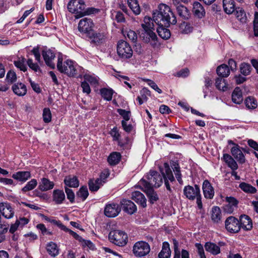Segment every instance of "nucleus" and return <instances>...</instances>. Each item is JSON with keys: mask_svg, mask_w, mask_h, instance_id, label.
<instances>
[{"mask_svg": "<svg viewBox=\"0 0 258 258\" xmlns=\"http://www.w3.org/2000/svg\"><path fill=\"white\" fill-rule=\"evenodd\" d=\"M132 198L137 203L140 204L143 207L147 206L146 199L145 196L139 191H136L133 192Z\"/></svg>", "mask_w": 258, "mask_h": 258, "instance_id": "nucleus-24", "label": "nucleus"}, {"mask_svg": "<svg viewBox=\"0 0 258 258\" xmlns=\"http://www.w3.org/2000/svg\"><path fill=\"white\" fill-rule=\"evenodd\" d=\"M89 189L91 191H97L101 185H102L101 183V179H96L95 180L91 179L89 180L88 182Z\"/></svg>", "mask_w": 258, "mask_h": 258, "instance_id": "nucleus-40", "label": "nucleus"}, {"mask_svg": "<svg viewBox=\"0 0 258 258\" xmlns=\"http://www.w3.org/2000/svg\"><path fill=\"white\" fill-rule=\"evenodd\" d=\"M164 26H158L157 32L159 36L164 40L168 39L171 36L170 31Z\"/></svg>", "mask_w": 258, "mask_h": 258, "instance_id": "nucleus-31", "label": "nucleus"}, {"mask_svg": "<svg viewBox=\"0 0 258 258\" xmlns=\"http://www.w3.org/2000/svg\"><path fill=\"white\" fill-rule=\"evenodd\" d=\"M52 197L53 201L57 204H61L65 200V195L62 190H54Z\"/></svg>", "mask_w": 258, "mask_h": 258, "instance_id": "nucleus-33", "label": "nucleus"}, {"mask_svg": "<svg viewBox=\"0 0 258 258\" xmlns=\"http://www.w3.org/2000/svg\"><path fill=\"white\" fill-rule=\"evenodd\" d=\"M117 112L123 117V120L128 121L130 119L131 112L123 109H117Z\"/></svg>", "mask_w": 258, "mask_h": 258, "instance_id": "nucleus-56", "label": "nucleus"}, {"mask_svg": "<svg viewBox=\"0 0 258 258\" xmlns=\"http://www.w3.org/2000/svg\"><path fill=\"white\" fill-rule=\"evenodd\" d=\"M171 254V251L168 243L164 242L163 243L162 249L158 254L159 258H169Z\"/></svg>", "mask_w": 258, "mask_h": 258, "instance_id": "nucleus-38", "label": "nucleus"}, {"mask_svg": "<svg viewBox=\"0 0 258 258\" xmlns=\"http://www.w3.org/2000/svg\"><path fill=\"white\" fill-rule=\"evenodd\" d=\"M253 30L254 35L258 36V12L254 14V19L253 21Z\"/></svg>", "mask_w": 258, "mask_h": 258, "instance_id": "nucleus-62", "label": "nucleus"}, {"mask_svg": "<svg viewBox=\"0 0 258 258\" xmlns=\"http://www.w3.org/2000/svg\"><path fill=\"white\" fill-rule=\"evenodd\" d=\"M236 17L237 19L242 23H245L246 21L247 17L243 10L238 8L236 10Z\"/></svg>", "mask_w": 258, "mask_h": 258, "instance_id": "nucleus-52", "label": "nucleus"}, {"mask_svg": "<svg viewBox=\"0 0 258 258\" xmlns=\"http://www.w3.org/2000/svg\"><path fill=\"white\" fill-rule=\"evenodd\" d=\"M240 229L243 228L246 230H250L252 227V222L250 218L246 215H241L239 219Z\"/></svg>", "mask_w": 258, "mask_h": 258, "instance_id": "nucleus-21", "label": "nucleus"}, {"mask_svg": "<svg viewBox=\"0 0 258 258\" xmlns=\"http://www.w3.org/2000/svg\"><path fill=\"white\" fill-rule=\"evenodd\" d=\"M94 23L91 19L85 18L81 20L78 24V29L80 32L85 33L91 31Z\"/></svg>", "mask_w": 258, "mask_h": 258, "instance_id": "nucleus-15", "label": "nucleus"}, {"mask_svg": "<svg viewBox=\"0 0 258 258\" xmlns=\"http://www.w3.org/2000/svg\"><path fill=\"white\" fill-rule=\"evenodd\" d=\"M54 184L46 178H42L39 183V188L41 191H47L52 189Z\"/></svg>", "mask_w": 258, "mask_h": 258, "instance_id": "nucleus-26", "label": "nucleus"}, {"mask_svg": "<svg viewBox=\"0 0 258 258\" xmlns=\"http://www.w3.org/2000/svg\"><path fill=\"white\" fill-rule=\"evenodd\" d=\"M12 177L21 182H25L31 177V173L29 171H18L13 174Z\"/></svg>", "mask_w": 258, "mask_h": 258, "instance_id": "nucleus-25", "label": "nucleus"}, {"mask_svg": "<svg viewBox=\"0 0 258 258\" xmlns=\"http://www.w3.org/2000/svg\"><path fill=\"white\" fill-rule=\"evenodd\" d=\"M144 81L148 83V84L154 90L157 91L159 94L162 93V90L158 87L157 84L153 81L149 79H144Z\"/></svg>", "mask_w": 258, "mask_h": 258, "instance_id": "nucleus-58", "label": "nucleus"}, {"mask_svg": "<svg viewBox=\"0 0 258 258\" xmlns=\"http://www.w3.org/2000/svg\"><path fill=\"white\" fill-rule=\"evenodd\" d=\"M192 12L195 16L199 18L204 17L206 13L203 6L198 2L194 3Z\"/></svg>", "mask_w": 258, "mask_h": 258, "instance_id": "nucleus-23", "label": "nucleus"}, {"mask_svg": "<svg viewBox=\"0 0 258 258\" xmlns=\"http://www.w3.org/2000/svg\"><path fill=\"white\" fill-rule=\"evenodd\" d=\"M239 187L244 192L250 194H254L256 192V189L246 182H241Z\"/></svg>", "mask_w": 258, "mask_h": 258, "instance_id": "nucleus-46", "label": "nucleus"}, {"mask_svg": "<svg viewBox=\"0 0 258 258\" xmlns=\"http://www.w3.org/2000/svg\"><path fill=\"white\" fill-rule=\"evenodd\" d=\"M133 251L136 256L143 257L149 253L150 246L147 242L138 241L134 244Z\"/></svg>", "mask_w": 258, "mask_h": 258, "instance_id": "nucleus-8", "label": "nucleus"}, {"mask_svg": "<svg viewBox=\"0 0 258 258\" xmlns=\"http://www.w3.org/2000/svg\"><path fill=\"white\" fill-rule=\"evenodd\" d=\"M173 4L176 6L178 16L183 20H188L190 17V13L187 8L182 5H178V0H173Z\"/></svg>", "mask_w": 258, "mask_h": 258, "instance_id": "nucleus-11", "label": "nucleus"}, {"mask_svg": "<svg viewBox=\"0 0 258 258\" xmlns=\"http://www.w3.org/2000/svg\"><path fill=\"white\" fill-rule=\"evenodd\" d=\"M222 218V213L219 207L215 206L212 208L211 219L214 223H219Z\"/></svg>", "mask_w": 258, "mask_h": 258, "instance_id": "nucleus-32", "label": "nucleus"}, {"mask_svg": "<svg viewBox=\"0 0 258 258\" xmlns=\"http://www.w3.org/2000/svg\"><path fill=\"white\" fill-rule=\"evenodd\" d=\"M202 187L205 198L208 199H213L214 196V188L208 180L204 181Z\"/></svg>", "mask_w": 258, "mask_h": 258, "instance_id": "nucleus-19", "label": "nucleus"}, {"mask_svg": "<svg viewBox=\"0 0 258 258\" xmlns=\"http://www.w3.org/2000/svg\"><path fill=\"white\" fill-rule=\"evenodd\" d=\"M164 170L161 168H160V170L162 173V178H163L164 179V183L167 189L171 192L172 190L171 189L169 181L171 182H173L175 181V179L169 165L167 163H165L164 164Z\"/></svg>", "mask_w": 258, "mask_h": 258, "instance_id": "nucleus-9", "label": "nucleus"}, {"mask_svg": "<svg viewBox=\"0 0 258 258\" xmlns=\"http://www.w3.org/2000/svg\"><path fill=\"white\" fill-rule=\"evenodd\" d=\"M100 93L102 97L107 101H110L112 99L113 95V90L106 88H103L100 90Z\"/></svg>", "mask_w": 258, "mask_h": 258, "instance_id": "nucleus-47", "label": "nucleus"}, {"mask_svg": "<svg viewBox=\"0 0 258 258\" xmlns=\"http://www.w3.org/2000/svg\"><path fill=\"white\" fill-rule=\"evenodd\" d=\"M231 153L234 158L240 164H243L245 162V158L242 151L240 149L238 145L232 147L231 149Z\"/></svg>", "mask_w": 258, "mask_h": 258, "instance_id": "nucleus-18", "label": "nucleus"}, {"mask_svg": "<svg viewBox=\"0 0 258 258\" xmlns=\"http://www.w3.org/2000/svg\"><path fill=\"white\" fill-rule=\"evenodd\" d=\"M223 9L225 12L231 14L236 9L234 0H223Z\"/></svg>", "mask_w": 258, "mask_h": 258, "instance_id": "nucleus-28", "label": "nucleus"}, {"mask_svg": "<svg viewBox=\"0 0 258 258\" xmlns=\"http://www.w3.org/2000/svg\"><path fill=\"white\" fill-rule=\"evenodd\" d=\"M121 209L118 204H108L104 209V214L108 217H115L120 213Z\"/></svg>", "mask_w": 258, "mask_h": 258, "instance_id": "nucleus-13", "label": "nucleus"}, {"mask_svg": "<svg viewBox=\"0 0 258 258\" xmlns=\"http://www.w3.org/2000/svg\"><path fill=\"white\" fill-rule=\"evenodd\" d=\"M153 18L146 16L144 19V23L141 24L143 30H155Z\"/></svg>", "mask_w": 258, "mask_h": 258, "instance_id": "nucleus-34", "label": "nucleus"}, {"mask_svg": "<svg viewBox=\"0 0 258 258\" xmlns=\"http://www.w3.org/2000/svg\"><path fill=\"white\" fill-rule=\"evenodd\" d=\"M26 59L24 57H19L17 60L14 61L15 66L21 71L26 72L27 67L25 65Z\"/></svg>", "mask_w": 258, "mask_h": 258, "instance_id": "nucleus-48", "label": "nucleus"}, {"mask_svg": "<svg viewBox=\"0 0 258 258\" xmlns=\"http://www.w3.org/2000/svg\"><path fill=\"white\" fill-rule=\"evenodd\" d=\"M64 189L67 194V198L69 200L70 202L72 203L74 202L75 194L73 190L67 186L64 187Z\"/></svg>", "mask_w": 258, "mask_h": 258, "instance_id": "nucleus-57", "label": "nucleus"}, {"mask_svg": "<svg viewBox=\"0 0 258 258\" xmlns=\"http://www.w3.org/2000/svg\"><path fill=\"white\" fill-rule=\"evenodd\" d=\"M12 90L14 93L18 96H24L27 92L26 86L21 83L14 84L12 86Z\"/></svg>", "mask_w": 258, "mask_h": 258, "instance_id": "nucleus-29", "label": "nucleus"}, {"mask_svg": "<svg viewBox=\"0 0 258 258\" xmlns=\"http://www.w3.org/2000/svg\"><path fill=\"white\" fill-rule=\"evenodd\" d=\"M225 225L226 229L231 233H237L240 230L239 221L234 217H228Z\"/></svg>", "mask_w": 258, "mask_h": 258, "instance_id": "nucleus-10", "label": "nucleus"}, {"mask_svg": "<svg viewBox=\"0 0 258 258\" xmlns=\"http://www.w3.org/2000/svg\"><path fill=\"white\" fill-rule=\"evenodd\" d=\"M147 180L142 179L141 183L144 186L155 187L158 188L163 183L162 176L158 172L154 170H150L147 175Z\"/></svg>", "mask_w": 258, "mask_h": 258, "instance_id": "nucleus-3", "label": "nucleus"}, {"mask_svg": "<svg viewBox=\"0 0 258 258\" xmlns=\"http://www.w3.org/2000/svg\"><path fill=\"white\" fill-rule=\"evenodd\" d=\"M37 182L35 179H32L22 189V191L25 192L33 189L37 185Z\"/></svg>", "mask_w": 258, "mask_h": 258, "instance_id": "nucleus-50", "label": "nucleus"}, {"mask_svg": "<svg viewBox=\"0 0 258 258\" xmlns=\"http://www.w3.org/2000/svg\"><path fill=\"white\" fill-rule=\"evenodd\" d=\"M144 192L149 199V201L153 204L159 200V196L157 192L153 189V187L149 186H144Z\"/></svg>", "mask_w": 258, "mask_h": 258, "instance_id": "nucleus-22", "label": "nucleus"}, {"mask_svg": "<svg viewBox=\"0 0 258 258\" xmlns=\"http://www.w3.org/2000/svg\"><path fill=\"white\" fill-rule=\"evenodd\" d=\"M83 247H87L90 249L94 250L95 249V246L93 243L90 240H85L82 238V240H81Z\"/></svg>", "mask_w": 258, "mask_h": 258, "instance_id": "nucleus-61", "label": "nucleus"}, {"mask_svg": "<svg viewBox=\"0 0 258 258\" xmlns=\"http://www.w3.org/2000/svg\"><path fill=\"white\" fill-rule=\"evenodd\" d=\"M89 195L88 188L86 186H82L77 192V196L81 198L82 201H85Z\"/></svg>", "mask_w": 258, "mask_h": 258, "instance_id": "nucleus-49", "label": "nucleus"}, {"mask_svg": "<svg viewBox=\"0 0 258 258\" xmlns=\"http://www.w3.org/2000/svg\"><path fill=\"white\" fill-rule=\"evenodd\" d=\"M217 75L222 78H226L230 74V69L228 66L223 64L219 66L216 70Z\"/></svg>", "mask_w": 258, "mask_h": 258, "instance_id": "nucleus-36", "label": "nucleus"}, {"mask_svg": "<svg viewBox=\"0 0 258 258\" xmlns=\"http://www.w3.org/2000/svg\"><path fill=\"white\" fill-rule=\"evenodd\" d=\"M232 101L236 104H240L243 101L242 92L239 87H236L232 94Z\"/></svg>", "mask_w": 258, "mask_h": 258, "instance_id": "nucleus-35", "label": "nucleus"}, {"mask_svg": "<svg viewBox=\"0 0 258 258\" xmlns=\"http://www.w3.org/2000/svg\"><path fill=\"white\" fill-rule=\"evenodd\" d=\"M89 37L91 40V42L96 45L104 43L105 40V36L103 33L93 31L89 32Z\"/></svg>", "mask_w": 258, "mask_h": 258, "instance_id": "nucleus-16", "label": "nucleus"}, {"mask_svg": "<svg viewBox=\"0 0 258 258\" xmlns=\"http://www.w3.org/2000/svg\"><path fill=\"white\" fill-rule=\"evenodd\" d=\"M153 19L158 26L166 27L175 25L177 22L176 18L170 7L163 4L159 5L158 10L153 12Z\"/></svg>", "mask_w": 258, "mask_h": 258, "instance_id": "nucleus-1", "label": "nucleus"}, {"mask_svg": "<svg viewBox=\"0 0 258 258\" xmlns=\"http://www.w3.org/2000/svg\"><path fill=\"white\" fill-rule=\"evenodd\" d=\"M120 204L123 210L128 214H133L137 210L136 205L131 200L123 199L120 201Z\"/></svg>", "mask_w": 258, "mask_h": 258, "instance_id": "nucleus-17", "label": "nucleus"}, {"mask_svg": "<svg viewBox=\"0 0 258 258\" xmlns=\"http://www.w3.org/2000/svg\"><path fill=\"white\" fill-rule=\"evenodd\" d=\"M108 238L111 242L119 246H124L128 241L127 234L121 230L110 231L108 235Z\"/></svg>", "mask_w": 258, "mask_h": 258, "instance_id": "nucleus-4", "label": "nucleus"}, {"mask_svg": "<svg viewBox=\"0 0 258 258\" xmlns=\"http://www.w3.org/2000/svg\"><path fill=\"white\" fill-rule=\"evenodd\" d=\"M224 161L227 164L228 166L232 170H235L238 169V165L233 158L228 154H224L223 156Z\"/></svg>", "mask_w": 258, "mask_h": 258, "instance_id": "nucleus-27", "label": "nucleus"}, {"mask_svg": "<svg viewBox=\"0 0 258 258\" xmlns=\"http://www.w3.org/2000/svg\"><path fill=\"white\" fill-rule=\"evenodd\" d=\"M85 3L82 0H72L68 4V9L71 13L75 14L76 19L82 18L86 15L94 14L96 9L93 8L85 9Z\"/></svg>", "mask_w": 258, "mask_h": 258, "instance_id": "nucleus-2", "label": "nucleus"}, {"mask_svg": "<svg viewBox=\"0 0 258 258\" xmlns=\"http://www.w3.org/2000/svg\"><path fill=\"white\" fill-rule=\"evenodd\" d=\"M245 104L249 109H254L257 107L256 101L253 97H247L245 100Z\"/></svg>", "mask_w": 258, "mask_h": 258, "instance_id": "nucleus-51", "label": "nucleus"}, {"mask_svg": "<svg viewBox=\"0 0 258 258\" xmlns=\"http://www.w3.org/2000/svg\"><path fill=\"white\" fill-rule=\"evenodd\" d=\"M42 55L46 64L51 69H54L55 64L52 61L55 58V55L53 52L50 49L44 50L42 52Z\"/></svg>", "mask_w": 258, "mask_h": 258, "instance_id": "nucleus-14", "label": "nucleus"}, {"mask_svg": "<svg viewBox=\"0 0 258 258\" xmlns=\"http://www.w3.org/2000/svg\"><path fill=\"white\" fill-rule=\"evenodd\" d=\"M0 212L7 219L11 218L14 216V211L9 203H0Z\"/></svg>", "mask_w": 258, "mask_h": 258, "instance_id": "nucleus-20", "label": "nucleus"}, {"mask_svg": "<svg viewBox=\"0 0 258 258\" xmlns=\"http://www.w3.org/2000/svg\"><path fill=\"white\" fill-rule=\"evenodd\" d=\"M43 121L46 123H48L51 120V113L48 108H45L43 111Z\"/></svg>", "mask_w": 258, "mask_h": 258, "instance_id": "nucleus-55", "label": "nucleus"}, {"mask_svg": "<svg viewBox=\"0 0 258 258\" xmlns=\"http://www.w3.org/2000/svg\"><path fill=\"white\" fill-rule=\"evenodd\" d=\"M171 166L173 170L175 175L178 181L181 183L182 180L181 179V174L180 173V170L179 164L177 161H172L171 163Z\"/></svg>", "mask_w": 258, "mask_h": 258, "instance_id": "nucleus-39", "label": "nucleus"}, {"mask_svg": "<svg viewBox=\"0 0 258 258\" xmlns=\"http://www.w3.org/2000/svg\"><path fill=\"white\" fill-rule=\"evenodd\" d=\"M154 30H142L140 34V38L144 42L150 43L153 47H155L158 42V37Z\"/></svg>", "mask_w": 258, "mask_h": 258, "instance_id": "nucleus-7", "label": "nucleus"}, {"mask_svg": "<svg viewBox=\"0 0 258 258\" xmlns=\"http://www.w3.org/2000/svg\"><path fill=\"white\" fill-rule=\"evenodd\" d=\"M184 195L189 200H194L196 197L200 193L199 186L196 184L193 187L190 185L185 186L183 189Z\"/></svg>", "mask_w": 258, "mask_h": 258, "instance_id": "nucleus-12", "label": "nucleus"}, {"mask_svg": "<svg viewBox=\"0 0 258 258\" xmlns=\"http://www.w3.org/2000/svg\"><path fill=\"white\" fill-rule=\"evenodd\" d=\"M125 120L121 121V125L123 130L126 133H131L134 128L133 126L131 124H128Z\"/></svg>", "mask_w": 258, "mask_h": 258, "instance_id": "nucleus-60", "label": "nucleus"}, {"mask_svg": "<svg viewBox=\"0 0 258 258\" xmlns=\"http://www.w3.org/2000/svg\"><path fill=\"white\" fill-rule=\"evenodd\" d=\"M215 85L216 88L219 90L225 91L227 89V84L226 82V80L220 77L216 79Z\"/></svg>", "mask_w": 258, "mask_h": 258, "instance_id": "nucleus-45", "label": "nucleus"}, {"mask_svg": "<svg viewBox=\"0 0 258 258\" xmlns=\"http://www.w3.org/2000/svg\"><path fill=\"white\" fill-rule=\"evenodd\" d=\"M121 158L120 153L113 152L108 157V162L111 165H115L118 163Z\"/></svg>", "mask_w": 258, "mask_h": 258, "instance_id": "nucleus-43", "label": "nucleus"}, {"mask_svg": "<svg viewBox=\"0 0 258 258\" xmlns=\"http://www.w3.org/2000/svg\"><path fill=\"white\" fill-rule=\"evenodd\" d=\"M251 67L247 63H242L240 66V73L244 76H247L250 73Z\"/></svg>", "mask_w": 258, "mask_h": 258, "instance_id": "nucleus-53", "label": "nucleus"}, {"mask_svg": "<svg viewBox=\"0 0 258 258\" xmlns=\"http://www.w3.org/2000/svg\"><path fill=\"white\" fill-rule=\"evenodd\" d=\"M62 58L59 56L57 68L61 73L67 74L69 76H74L77 73V70L74 65L73 61L69 60H66L62 66Z\"/></svg>", "mask_w": 258, "mask_h": 258, "instance_id": "nucleus-5", "label": "nucleus"}, {"mask_svg": "<svg viewBox=\"0 0 258 258\" xmlns=\"http://www.w3.org/2000/svg\"><path fill=\"white\" fill-rule=\"evenodd\" d=\"M85 81L87 83L89 82L92 85H96L98 84V80L95 78L90 75L84 76Z\"/></svg>", "mask_w": 258, "mask_h": 258, "instance_id": "nucleus-64", "label": "nucleus"}, {"mask_svg": "<svg viewBox=\"0 0 258 258\" xmlns=\"http://www.w3.org/2000/svg\"><path fill=\"white\" fill-rule=\"evenodd\" d=\"M127 3L129 7L135 15H138L140 14L141 9L138 0H127Z\"/></svg>", "mask_w": 258, "mask_h": 258, "instance_id": "nucleus-41", "label": "nucleus"}, {"mask_svg": "<svg viewBox=\"0 0 258 258\" xmlns=\"http://www.w3.org/2000/svg\"><path fill=\"white\" fill-rule=\"evenodd\" d=\"M117 52L118 56L123 59L130 58L133 55V50L130 45L124 40L118 41L117 46Z\"/></svg>", "mask_w": 258, "mask_h": 258, "instance_id": "nucleus-6", "label": "nucleus"}, {"mask_svg": "<svg viewBox=\"0 0 258 258\" xmlns=\"http://www.w3.org/2000/svg\"><path fill=\"white\" fill-rule=\"evenodd\" d=\"M64 183L66 186L71 187H77L79 185V181L76 176H68L64 179Z\"/></svg>", "mask_w": 258, "mask_h": 258, "instance_id": "nucleus-30", "label": "nucleus"}, {"mask_svg": "<svg viewBox=\"0 0 258 258\" xmlns=\"http://www.w3.org/2000/svg\"><path fill=\"white\" fill-rule=\"evenodd\" d=\"M46 249L48 253L52 256H55L58 254V249L56 244L50 242L47 245Z\"/></svg>", "mask_w": 258, "mask_h": 258, "instance_id": "nucleus-44", "label": "nucleus"}, {"mask_svg": "<svg viewBox=\"0 0 258 258\" xmlns=\"http://www.w3.org/2000/svg\"><path fill=\"white\" fill-rule=\"evenodd\" d=\"M189 70L187 68H184L177 72L175 76L178 77L185 78L187 77L189 75Z\"/></svg>", "mask_w": 258, "mask_h": 258, "instance_id": "nucleus-63", "label": "nucleus"}, {"mask_svg": "<svg viewBox=\"0 0 258 258\" xmlns=\"http://www.w3.org/2000/svg\"><path fill=\"white\" fill-rule=\"evenodd\" d=\"M226 201L228 203V204L225 206V210H227L229 212H232L233 210L231 209V207H236L238 202V201L234 197H227L226 198Z\"/></svg>", "mask_w": 258, "mask_h": 258, "instance_id": "nucleus-42", "label": "nucleus"}, {"mask_svg": "<svg viewBox=\"0 0 258 258\" xmlns=\"http://www.w3.org/2000/svg\"><path fill=\"white\" fill-rule=\"evenodd\" d=\"M27 63L30 68L34 72L40 71L39 66L37 63H33L32 59H28L27 61Z\"/></svg>", "mask_w": 258, "mask_h": 258, "instance_id": "nucleus-59", "label": "nucleus"}, {"mask_svg": "<svg viewBox=\"0 0 258 258\" xmlns=\"http://www.w3.org/2000/svg\"><path fill=\"white\" fill-rule=\"evenodd\" d=\"M205 248L206 251L216 255L220 252L219 246L216 244L212 242H206L205 245Z\"/></svg>", "mask_w": 258, "mask_h": 258, "instance_id": "nucleus-37", "label": "nucleus"}, {"mask_svg": "<svg viewBox=\"0 0 258 258\" xmlns=\"http://www.w3.org/2000/svg\"><path fill=\"white\" fill-rule=\"evenodd\" d=\"M17 80V75L13 71H9L6 76V81L10 84H12Z\"/></svg>", "mask_w": 258, "mask_h": 258, "instance_id": "nucleus-54", "label": "nucleus"}]
</instances>
